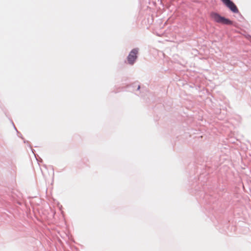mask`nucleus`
<instances>
[{"mask_svg":"<svg viewBox=\"0 0 251 251\" xmlns=\"http://www.w3.org/2000/svg\"><path fill=\"white\" fill-rule=\"evenodd\" d=\"M211 19L215 23L225 25H231L232 21L222 16L218 13L212 12L210 14Z\"/></svg>","mask_w":251,"mask_h":251,"instance_id":"f257e3e1","label":"nucleus"},{"mask_svg":"<svg viewBox=\"0 0 251 251\" xmlns=\"http://www.w3.org/2000/svg\"><path fill=\"white\" fill-rule=\"evenodd\" d=\"M222 2L227 6L232 12L237 13L239 10L235 4L230 0H221Z\"/></svg>","mask_w":251,"mask_h":251,"instance_id":"f03ea898","label":"nucleus"},{"mask_svg":"<svg viewBox=\"0 0 251 251\" xmlns=\"http://www.w3.org/2000/svg\"><path fill=\"white\" fill-rule=\"evenodd\" d=\"M138 53V50L137 49H133L130 52L128 56L127 60L129 63L131 64H133L134 62L137 58V54Z\"/></svg>","mask_w":251,"mask_h":251,"instance_id":"7ed1b4c3","label":"nucleus"}]
</instances>
